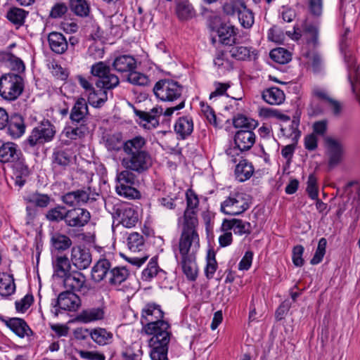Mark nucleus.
Here are the masks:
<instances>
[{
	"label": "nucleus",
	"mask_w": 360,
	"mask_h": 360,
	"mask_svg": "<svg viewBox=\"0 0 360 360\" xmlns=\"http://www.w3.org/2000/svg\"><path fill=\"white\" fill-rule=\"evenodd\" d=\"M142 330L147 335H152L148 341L151 360H169V344L172 336L169 322L163 319L155 320V322L148 323Z\"/></svg>",
	"instance_id": "f257e3e1"
},
{
	"label": "nucleus",
	"mask_w": 360,
	"mask_h": 360,
	"mask_svg": "<svg viewBox=\"0 0 360 360\" xmlns=\"http://www.w3.org/2000/svg\"><path fill=\"white\" fill-rule=\"evenodd\" d=\"M200 15L205 19L210 31L216 33L221 44L226 46L236 44L238 29L226 21L217 11L202 6Z\"/></svg>",
	"instance_id": "f03ea898"
},
{
	"label": "nucleus",
	"mask_w": 360,
	"mask_h": 360,
	"mask_svg": "<svg viewBox=\"0 0 360 360\" xmlns=\"http://www.w3.org/2000/svg\"><path fill=\"white\" fill-rule=\"evenodd\" d=\"M89 115L87 102L82 97L78 98L70 110L71 124L65 127L63 134L71 140L84 138L89 133Z\"/></svg>",
	"instance_id": "7ed1b4c3"
},
{
	"label": "nucleus",
	"mask_w": 360,
	"mask_h": 360,
	"mask_svg": "<svg viewBox=\"0 0 360 360\" xmlns=\"http://www.w3.org/2000/svg\"><path fill=\"white\" fill-rule=\"evenodd\" d=\"M25 89L24 79L15 73H5L0 77V96L5 101H16Z\"/></svg>",
	"instance_id": "20e7f679"
},
{
	"label": "nucleus",
	"mask_w": 360,
	"mask_h": 360,
	"mask_svg": "<svg viewBox=\"0 0 360 360\" xmlns=\"http://www.w3.org/2000/svg\"><path fill=\"white\" fill-rule=\"evenodd\" d=\"M197 225L193 219L188 223H184L179 242V251L181 257L194 256L200 247L199 236L195 229Z\"/></svg>",
	"instance_id": "39448f33"
},
{
	"label": "nucleus",
	"mask_w": 360,
	"mask_h": 360,
	"mask_svg": "<svg viewBox=\"0 0 360 360\" xmlns=\"http://www.w3.org/2000/svg\"><path fill=\"white\" fill-rule=\"evenodd\" d=\"M184 86L179 82L172 79H162L158 81L153 91L155 97L161 101L173 103L186 99L182 96Z\"/></svg>",
	"instance_id": "423d86ee"
},
{
	"label": "nucleus",
	"mask_w": 360,
	"mask_h": 360,
	"mask_svg": "<svg viewBox=\"0 0 360 360\" xmlns=\"http://www.w3.org/2000/svg\"><path fill=\"white\" fill-rule=\"evenodd\" d=\"M252 203V197L243 192H231L221 203L220 210L226 215L238 216L248 210Z\"/></svg>",
	"instance_id": "0eeeda50"
},
{
	"label": "nucleus",
	"mask_w": 360,
	"mask_h": 360,
	"mask_svg": "<svg viewBox=\"0 0 360 360\" xmlns=\"http://www.w3.org/2000/svg\"><path fill=\"white\" fill-rule=\"evenodd\" d=\"M56 133V127L48 119H44L39 122L38 127L32 129L31 134L25 142L31 147L37 144H44L51 141Z\"/></svg>",
	"instance_id": "6e6552de"
},
{
	"label": "nucleus",
	"mask_w": 360,
	"mask_h": 360,
	"mask_svg": "<svg viewBox=\"0 0 360 360\" xmlns=\"http://www.w3.org/2000/svg\"><path fill=\"white\" fill-rule=\"evenodd\" d=\"M254 129H240L237 131L233 137L234 146L226 150V154L235 157L240 153L249 150L255 143L256 136Z\"/></svg>",
	"instance_id": "1a4fd4ad"
},
{
	"label": "nucleus",
	"mask_w": 360,
	"mask_h": 360,
	"mask_svg": "<svg viewBox=\"0 0 360 360\" xmlns=\"http://www.w3.org/2000/svg\"><path fill=\"white\" fill-rule=\"evenodd\" d=\"M92 75L98 77L96 82V87L114 89L120 84L119 77L110 72V68L104 62L94 63L91 68Z\"/></svg>",
	"instance_id": "9d476101"
},
{
	"label": "nucleus",
	"mask_w": 360,
	"mask_h": 360,
	"mask_svg": "<svg viewBox=\"0 0 360 360\" xmlns=\"http://www.w3.org/2000/svg\"><path fill=\"white\" fill-rule=\"evenodd\" d=\"M81 305L79 297L71 290H65L60 292L56 299L51 301V306L54 309L51 310L55 317H58L60 310L75 311Z\"/></svg>",
	"instance_id": "9b49d317"
},
{
	"label": "nucleus",
	"mask_w": 360,
	"mask_h": 360,
	"mask_svg": "<svg viewBox=\"0 0 360 360\" xmlns=\"http://www.w3.org/2000/svg\"><path fill=\"white\" fill-rule=\"evenodd\" d=\"M122 165L127 169L142 174L147 172L153 165V159L150 153L145 150L124 158Z\"/></svg>",
	"instance_id": "f8f14e48"
},
{
	"label": "nucleus",
	"mask_w": 360,
	"mask_h": 360,
	"mask_svg": "<svg viewBox=\"0 0 360 360\" xmlns=\"http://www.w3.org/2000/svg\"><path fill=\"white\" fill-rule=\"evenodd\" d=\"M112 217L120 219V223L126 228L135 226L139 221V214L130 204L121 203L112 207Z\"/></svg>",
	"instance_id": "ddd939ff"
},
{
	"label": "nucleus",
	"mask_w": 360,
	"mask_h": 360,
	"mask_svg": "<svg viewBox=\"0 0 360 360\" xmlns=\"http://www.w3.org/2000/svg\"><path fill=\"white\" fill-rule=\"evenodd\" d=\"M11 168L15 181L14 184L21 188L25 185L27 179L32 173L22 152L18 153V158H16V160H12Z\"/></svg>",
	"instance_id": "4468645a"
},
{
	"label": "nucleus",
	"mask_w": 360,
	"mask_h": 360,
	"mask_svg": "<svg viewBox=\"0 0 360 360\" xmlns=\"http://www.w3.org/2000/svg\"><path fill=\"white\" fill-rule=\"evenodd\" d=\"M65 225L73 228H82L86 226L91 219L90 212L84 208L74 207L67 211Z\"/></svg>",
	"instance_id": "2eb2a0df"
},
{
	"label": "nucleus",
	"mask_w": 360,
	"mask_h": 360,
	"mask_svg": "<svg viewBox=\"0 0 360 360\" xmlns=\"http://www.w3.org/2000/svg\"><path fill=\"white\" fill-rule=\"evenodd\" d=\"M91 260V254L88 248L80 245L72 248L71 262L77 269H86L89 266Z\"/></svg>",
	"instance_id": "dca6fc26"
},
{
	"label": "nucleus",
	"mask_w": 360,
	"mask_h": 360,
	"mask_svg": "<svg viewBox=\"0 0 360 360\" xmlns=\"http://www.w3.org/2000/svg\"><path fill=\"white\" fill-rule=\"evenodd\" d=\"M326 143L328 156V165L330 169H333L338 165L342 160L343 146L338 141L330 137L327 138Z\"/></svg>",
	"instance_id": "f3484780"
},
{
	"label": "nucleus",
	"mask_w": 360,
	"mask_h": 360,
	"mask_svg": "<svg viewBox=\"0 0 360 360\" xmlns=\"http://www.w3.org/2000/svg\"><path fill=\"white\" fill-rule=\"evenodd\" d=\"M165 313L161 306L155 302H148L141 309V323L146 327L148 323L155 322L164 318Z\"/></svg>",
	"instance_id": "a211bd4d"
},
{
	"label": "nucleus",
	"mask_w": 360,
	"mask_h": 360,
	"mask_svg": "<svg viewBox=\"0 0 360 360\" xmlns=\"http://www.w3.org/2000/svg\"><path fill=\"white\" fill-rule=\"evenodd\" d=\"M6 133L13 139L22 136L25 131V124L23 117L19 113H13L8 118L6 126Z\"/></svg>",
	"instance_id": "6ab92c4d"
},
{
	"label": "nucleus",
	"mask_w": 360,
	"mask_h": 360,
	"mask_svg": "<svg viewBox=\"0 0 360 360\" xmlns=\"http://www.w3.org/2000/svg\"><path fill=\"white\" fill-rule=\"evenodd\" d=\"M186 208L184 213V222L188 223L191 219L195 220V224H198V218L196 217V212L195 209L199 205V199L197 194L191 188L186 191Z\"/></svg>",
	"instance_id": "aec40b11"
},
{
	"label": "nucleus",
	"mask_w": 360,
	"mask_h": 360,
	"mask_svg": "<svg viewBox=\"0 0 360 360\" xmlns=\"http://www.w3.org/2000/svg\"><path fill=\"white\" fill-rule=\"evenodd\" d=\"M48 42L50 49L56 54H63L68 50V40L60 32H50L48 35Z\"/></svg>",
	"instance_id": "412c9836"
},
{
	"label": "nucleus",
	"mask_w": 360,
	"mask_h": 360,
	"mask_svg": "<svg viewBox=\"0 0 360 360\" xmlns=\"http://www.w3.org/2000/svg\"><path fill=\"white\" fill-rule=\"evenodd\" d=\"M6 326L20 338L34 334L27 322L21 318L13 317L8 319Z\"/></svg>",
	"instance_id": "4be33fe9"
},
{
	"label": "nucleus",
	"mask_w": 360,
	"mask_h": 360,
	"mask_svg": "<svg viewBox=\"0 0 360 360\" xmlns=\"http://www.w3.org/2000/svg\"><path fill=\"white\" fill-rule=\"evenodd\" d=\"M114 70L120 72H131L136 68V60L131 55L117 56L112 63Z\"/></svg>",
	"instance_id": "5701e85b"
},
{
	"label": "nucleus",
	"mask_w": 360,
	"mask_h": 360,
	"mask_svg": "<svg viewBox=\"0 0 360 360\" xmlns=\"http://www.w3.org/2000/svg\"><path fill=\"white\" fill-rule=\"evenodd\" d=\"M85 281V276L78 271H73L63 278L64 286L72 292L80 291Z\"/></svg>",
	"instance_id": "b1692460"
},
{
	"label": "nucleus",
	"mask_w": 360,
	"mask_h": 360,
	"mask_svg": "<svg viewBox=\"0 0 360 360\" xmlns=\"http://www.w3.org/2000/svg\"><path fill=\"white\" fill-rule=\"evenodd\" d=\"M146 139L139 135L122 143V150L128 156L145 150Z\"/></svg>",
	"instance_id": "393cba45"
},
{
	"label": "nucleus",
	"mask_w": 360,
	"mask_h": 360,
	"mask_svg": "<svg viewBox=\"0 0 360 360\" xmlns=\"http://www.w3.org/2000/svg\"><path fill=\"white\" fill-rule=\"evenodd\" d=\"M51 158L53 167L63 170L70 165L72 161L71 153L68 149H55Z\"/></svg>",
	"instance_id": "a878e982"
},
{
	"label": "nucleus",
	"mask_w": 360,
	"mask_h": 360,
	"mask_svg": "<svg viewBox=\"0 0 360 360\" xmlns=\"http://www.w3.org/2000/svg\"><path fill=\"white\" fill-rule=\"evenodd\" d=\"M193 131V119L188 116L179 117L174 124V131L180 139L184 140L189 136Z\"/></svg>",
	"instance_id": "bb28decb"
},
{
	"label": "nucleus",
	"mask_w": 360,
	"mask_h": 360,
	"mask_svg": "<svg viewBox=\"0 0 360 360\" xmlns=\"http://www.w3.org/2000/svg\"><path fill=\"white\" fill-rule=\"evenodd\" d=\"M254 172L255 168L252 162L242 158L236 166L234 174L239 182H244L251 178Z\"/></svg>",
	"instance_id": "cd10ccee"
},
{
	"label": "nucleus",
	"mask_w": 360,
	"mask_h": 360,
	"mask_svg": "<svg viewBox=\"0 0 360 360\" xmlns=\"http://www.w3.org/2000/svg\"><path fill=\"white\" fill-rule=\"evenodd\" d=\"M229 50L231 56L237 60H251L257 59V52L252 47H247L233 44Z\"/></svg>",
	"instance_id": "c85d7f7f"
},
{
	"label": "nucleus",
	"mask_w": 360,
	"mask_h": 360,
	"mask_svg": "<svg viewBox=\"0 0 360 360\" xmlns=\"http://www.w3.org/2000/svg\"><path fill=\"white\" fill-rule=\"evenodd\" d=\"M28 15L29 11L18 7L12 6L7 11L6 18L16 28H19L25 25Z\"/></svg>",
	"instance_id": "c756f323"
},
{
	"label": "nucleus",
	"mask_w": 360,
	"mask_h": 360,
	"mask_svg": "<svg viewBox=\"0 0 360 360\" xmlns=\"http://www.w3.org/2000/svg\"><path fill=\"white\" fill-rule=\"evenodd\" d=\"M50 243L51 248L58 253L68 250L72 245L69 236L59 232H55L51 235Z\"/></svg>",
	"instance_id": "7c9ffc66"
},
{
	"label": "nucleus",
	"mask_w": 360,
	"mask_h": 360,
	"mask_svg": "<svg viewBox=\"0 0 360 360\" xmlns=\"http://www.w3.org/2000/svg\"><path fill=\"white\" fill-rule=\"evenodd\" d=\"M103 307L91 308L82 310L77 316L76 320L84 323L99 321L104 319Z\"/></svg>",
	"instance_id": "2f4dec72"
},
{
	"label": "nucleus",
	"mask_w": 360,
	"mask_h": 360,
	"mask_svg": "<svg viewBox=\"0 0 360 360\" xmlns=\"http://www.w3.org/2000/svg\"><path fill=\"white\" fill-rule=\"evenodd\" d=\"M180 265L186 278L188 281H195L198 277L195 256L181 257Z\"/></svg>",
	"instance_id": "473e14b6"
},
{
	"label": "nucleus",
	"mask_w": 360,
	"mask_h": 360,
	"mask_svg": "<svg viewBox=\"0 0 360 360\" xmlns=\"http://www.w3.org/2000/svg\"><path fill=\"white\" fill-rule=\"evenodd\" d=\"M24 200L39 208H46L51 202H55L49 195L38 191L30 193L24 198Z\"/></svg>",
	"instance_id": "72a5a7b5"
},
{
	"label": "nucleus",
	"mask_w": 360,
	"mask_h": 360,
	"mask_svg": "<svg viewBox=\"0 0 360 360\" xmlns=\"http://www.w3.org/2000/svg\"><path fill=\"white\" fill-rule=\"evenodd\" d=\"M98 89L96 90L94 88L93 91L89 93L88 103L96 108H101L108 100V90L111 89H105L104 87H97Z\"/></svg>",
	"instance_id": "f704fd0d"
},
{
	"label": "nucleus",
	"mask_w": 360,
	"mask_h": 360,
	"mask_svg": "<svg viewBox=\"0 0 360 360\" xmlns=\"http://www.w3.org/2000/svg\"><path fill=\"white\" fill-rule=\"evenodd\" d=\"M21 152L18 148V145L13 142L3 143L0 147V162H8L18 158V153Z\"/></svg>",
	"instance_id": "c9c22d12"
},
{
	"label": "nucleus",
	"mask_w": 360,
	"mask_h": 360,
	"mask_svg": "<svg viewBox=\"0 0 360 360\" xmlns=\"http://www.w3.org/2000/svg\"><path fill=\"white\" fill-rule=\"evenodd\" d=\"M110 267L111 264L108 259H100L92 268V279L96 283L101 282L105 277Z\"/></svg>",
	"instance_id": "e433bc0d"
},
{
	"label": "nucleus",
	"mask_w": 360,
	"mask_h": 360,
	"mask_svg": "<svg viewBox=\"0 0 360 360\" xmlns=\"http://www.w3.org/2000/svg\"><path fill=\"white\" fill-rule=\"evenodd\" d=\"M262 98L270 105H279L285 100L283 91L278 87H271L262 92Z\"/></svg>",
	"instance_id": "4c0bfd02"
},
{
	"label": "nucleus",
	"mask_w": 360,
	"mask_h": 360,
	"mask_svg": "<svg viewBox=\"0 0 360 360\" xmlns=\"http://www.w3.org/2000/svg\"><path fill=\"white\" fill-rule=\"evenodd\" d=\"M84 333L89 334L91 339L99 345L108 344L110 340L112 338V333L102 328H97L92 330L85 329Z\"/></svg>",
	"instance_id": "58836bf2"
},
{
	"label": "nucleus",
	"mask_w": 360,
	"mask_h": 360,
	"mask_svg": "<svg viewBox=\"0 0 360 360\" xmlns=\"http://www.w3.org/2000/svg\"><path fill=\"white\" fill-rule=\"evenodd\" d=\"M67 211L68 210L66 207L56 204L53 207L49 209L45 214V218L50 222L59 223L63 221L65 223Z\"/></svg>",
	"instance_id": "ea45409f"
},
{
	"label": "nucleus",
	"mask_w": 360,
	"mask_h": 360,
	"mask_svg": "<svg viewBox=\"0 0 360 360\" xmlns=\"http://www.w3.org/2000/svg\"><path fill=\"white\" fill-rule=\"evenodd\" d=\"M54 274L56 276L63 278L70 273V261L66 256H57L53 263Z\"/></svg>",
	"instance_id": "a19ab883"
},
{
	"label": "nucleus",
	"mask_w": 360,
	"mask_h": 360,
	"mask_svg": "<svg viewBox=\"0 0 360 360\" xmlns=\"http://www.w3.org/2000/svg\"><path fill=\"white\" fill-rule=\"evenodd\" d=\"M158 257L154 256L153 257L149 262L147 264L146 268H145L141 274V278L143 281H149L154 277H155L158 273L161 272L163 274H166V272L160 268L158 263Z\"/></svg>",
	"instance_id": "79ce46f5"
},
{
	"label": "nucleus",
	"mask_w": 360,
	"mask_h": 360,
	"mask_svg": "<svg viewBox=\"0 0 360 360\" xmlns=\"http://www.w3.org/2000/svg\"><path fill=\"white\" fill-rule=\"evenodd\" d=\"M240 5L241 8L238 11V20L243 27L250 29L255 22L254 13L247 8L244 1H241Z\"/></svg>",
	"instance_id": "37998d69"
},
{
	"label": "nucleus",
	"mask_w": 360,
	"mask_h": 360,
	"mask_svg": "<svg viewBox=\"0 0 360 360\" xmlns=\"http://www.w3.org/2000/svg\"><path fill=\"white\" fill-rule=\"evenodd\" d=\"M233 125L235 128L241 129H255L258 126V122L243 114L238 113L233 117Z\"/></svg>",
	"instance_id": "c03bdc74"
},
{
	"label": "nucleus",
	"mask_w": 360,
	"mask_h": 360,
	"mask_svg": "<svg viewBox=\"0 0 360 360\" xmlns=\"http://www.w3.org/2000/svg\"><path fill=\"white\" fill-rule=\"evenodd\" d=\"M69 7L77 16L86 18L89 15L90 6L86 0H69Z\"/></svg>",
	"instance_id": "a18cd8bd"
},
{
	"label": "nucleus",
	"mask_w": 360,
	"mask_h": 360,
	"mask_svg": "<svg viewBox=\"0 0 360 360\" xmlns=\"http://www.w3.org/2000/svg\"><path fill=\"white\" fill-rule=\"evenodd\" d=\"M269 56L272 60L281 65L287 64L292 60L291 53L282 47L271 50Z\"/></svg>",
	"instance_id": "49530a36"
},
{
	"label": "nucleus",
	"mask_w": 360,
	"mask_h": 360,
	"mask_svg": "<svg viewBox=\"0 0 360 360\" xmlns=\"http://www.w3.org/2000/svg\"><path fill=\"white\" fill-rule=\"evenodd\" d=\"M110 274L111 276L109 278V283L113 285H120L129 275L128 269L124 266L115 267L110 270Z\"/></svg>",
	"instance_id": "de8ad7c7"
},
{
	"label": "nucleus",
	"mask_w": 360,
	"mask_h": 360,
	"mask_svg": "<svg viewBox=\"0 0 360 360\" xmlns=\"http://www.w3.org/2000/svg\"><path fill=\"white\" fill-rule=\"evenodd\" d=\"M15 291V280L13 274H8V278L0 279V295L4 298L8 297Z\"/></svg>",
	"instance_id": "09e8293b"
},
{
	"label": "nucleus",
	"mask_w": 360,
	"mask_h": 360,
	"mask_svg": "<svg viewBox=\"0 0 360 360\" xmlns=\"http://www.w3.org/2000/svg\"><path fill=\"white\" fill-rule=\"evenodd\" d=\"M134 185L117 184L116 192L120 195L128 199H139L141 197L139 190L135 188Z\"/></svg>",
	"instance_id": "8fccbe9b"
},
{
	"label": "nucleus",
	"mask_w": 360,
	"mask_h": 360,
	"mask_svg": "<svg viewBox=\"0 0 360 360\" xmlns=\"http://www.w3.org/2000/svg\"><path fill=\"white\" fill-rule=\"evenodd\" d=\"M304 32L309 34V37L307 38V44L311 45L313 49L317 48L319 45L318 26L313 24L306 25L304 27Z\"/></svg>",
	"instance_id": "3c124183"
},
{
	"label": "nucleus",
	"mask_w": 360,
	"mask_h": 360,
	"mask_svg": "<svg viewBox=\"0 0 360 360\" xmlns=\"http://www.w3.org/2000/svg\"><path fill=\"white\" fill-rule=\"evenodd\" d=\"M131 107L136 116H137L141 120L146 122V123L143 124L144 128H146V126L148 124H150L153 128H155L159 124V121L157 119H155L154 115H152L148 112L139 110L133 105H131Z\"/></svg>",
	"instance_id": "603ef678"
},
{
	"label": "nucleus",
	"mask_w": 360,
	"mask_h": 360,
	"mask_svg": "<svg viewBox=\"0 0 360 360\" xmlns=\"http://www.w3.org/2000/svg\"><path fill=\"white\" fill-rule=\"evenodd\" d=\"M127 81L132 84L143 86H148L150 84V79L148 76L135 70L129 73Z\"/></svg>",
	"instance_id": "864d4df0"
},
{
	"label": "nucleus",
	"mask_w": 360,
	"mask_h": 360,
	"mask_svg": "<svg viewBox=\"0 0 360 360\" xmlns=\"http://www.w3.org/2000/svg\"><path fill=\"white\" fill-rule=\"evenodd\" d=\"M327 245V240L325 238H321L319 240L318 246L316 252L310 260V264L316 265L321 262L326 254V248Z\"/></svg>",
	"instance_id": "5fc2aeb1"
},
{
	"label": "nucleus",
	"mask_w": 360,
	"mask_h": 360,
	"mask_svg": "<svg viewBox=\"0 0 360 360\" xmlns=\"http://www.w3.org/2000/svg\"><path fill=\"white\" fill-rule=\"evenodd\" d=\"M105 144L109 151L118 152L122 150V134H115L112 135L105 140Z\"/></svg>",
	"instance_id": "6e6d98bb"
},
{
	"label": "nucleus",
	"mask_w": 360,
	"mask_h": 360,
	"mask_svg": "<svg viewBox=\"0 0 360 360\" xmlns=\"http://www.w3.org/2000/svg\"><path fill=\"white\" fill-rule=\"evenodd\" d=\"M143 244V237L137 232L131 233L127 238V245L131 251L136 252L137 250H140L139 248Z\"/></svg>",
	"instance_id": "4d7b16f0"
},
{
	"label": "nucleus",
	"mask_w": 360,
	"mask_h": 360,
	"mask_svg": "<svg viewBox=\"0 0 360 360\" xmlns=\"http://www.w3.org/2000/svg\"><path fill=\"white\" fill-rule=\"evenodd\" d=\"M132 172V170L126 169V170L118 173L116 177L117 184L134 185L136 175Z\"/></svg>",
	"instance_id": "13d9d810"
},
{
	"label": "nucleus",
	"mask_w": 360,
	"mask_h": 360,
	"mask_svg": "<svg viewBox=\"0 0 360 360\" xmlns=\"http://www.w3.org/2000/svg\"><path fill=\"white\" fill-rule=\"evenodd\" d=\"M34 297L32 294H27L21 300L15 302L17 312L25 313L33 304Z\"/></svg>",
	"instance_id": "bf43d9fd"
},
{
	"label": "nucleus",
	"mask_w": 360,
	"mask_h": 360,
	"mask_svg": "<svg viewBox=\"0 0 360 360\" xmlns=\"http://www.w3.org/2000/svg\"><path fill=\"white\" fill-rule=\"evenodd\" d=\"M304 248L302 245H297L293 247L292 252V260L293 264L297 267H301L304 264L302 255Z\"/></svg>",
	"instance_id": "052dcab7"
},
{
	"label": "nucleus",
	"mask_w": 360,
	"mask_h": 360,
	"mask_svg": "<svg viewBox=\"0 0 360 360\" xmlns=\"http://www.w3.org/2000/svg\"><path fill=\"white\" fill-rule=\"evenodd\" d=\"M68 11V7L63 2L55 4L49 13V18L57 19L62 18Z\"/></svg>",
	"instance_id": "680f3d73"
},
{
	"label": "nucleus",
	"mask_w": 360,
	"mask_h": 360,
	"mask_svg": "<svg viewBox=\"0 0 360 360\" xmlns=\"http://www.w3.org/2000/svg\"><path fill=\"white\" fill-rule=\"evenodd\" d=\"M307 192L311 199H316L319 196L317 179L314 174H310L307 180Z\"/></svg>",
	"instance_id": "e2e57ef3"
},
{
	"label": "nucleus",
	"mask_w": 360,
	"mask_h": 360,
	"mask_svg": "<svg viewBox=\"0 0 360 360\" xmlns=\"http://www.w3.org/2000/svg\"><path fill=\"white\" fill-rule=\"evenodd\" d=\"M200 106L202 108V112H203L205 117L209 123L213 125L215 127H218V123L217 120V116L215 112L211 106L207 104H204L203 103H200Z\"/></svg>",
	"instance_id": "0e129e2a"
},
{
	"label": "nucleus",
	"mask_w": 360,
	"mask_h": 360,
	"mask_svg": "<svg viewBox=\"0 0 360 360\" xmlns=\"http://www.w3.org/2000/svg\"><path fill=\"white\" fill-rule=\"evenodd\" d=\"M308 9L311 15L319 18L323 12V0H308Z\"/></svg>",
	"instance_id": "69168bd1"
},
{
	"label": "nucleus",
	"mask_w": 360,
	"mask_h": 360,
	"mask_svg": "<svg viewBox=\"0 0 360 360\" xmlns=\"http://www.w3.org/2000/svg\"><path fill=\"white\" fill-rule=\"evenodd\" d=\"M82 359L87 360H105V356L103 353L98 351H85L80 350L78 352Z\"/></svg>",
	"instance_id": "338daca9"
},
{
	"label": "nucleus",
	"mask_w": 360,
	"mask_h": 360,
	"mask_svg": "<svg viewBox=\"0 0 360 360\" xmlns=\"http://www.w3.org/2000/svg\"><path fill=\"white\" fill-rule=\"evenodd\" d=\"M91 187H87L86 190L78 189L74 191L76 202L78 204H86L89 201Z\"/></svg>",
	"instance_id": "774afa93"
}]
</instances>
